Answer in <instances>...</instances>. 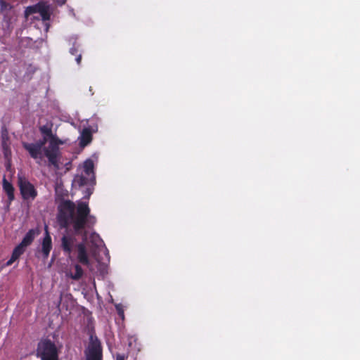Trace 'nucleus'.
I'll return each instance as SVG.
<instances>
[{
	"label": "nucleus",
	"instance_id": "obj_1",
	"mask_svg": "<svg viewBox=\"0 0 360 360\" xmlns=\"http://www.w3.org/2000/svg\"><path fill=\"white\" fill-rule=\"evenodd\" d=\"M57 219L62 228L72 230L75 233H66L61 238V247L65 253L70 256L75 250L79 263L91 269L89 254H94V247L102 244L100 236L96 233H89L86 228L96 224V218L90 214V208L86 202L78 200L62 201L58 207Z\"/></svg>",
	"mask_w": 360,
	"mask_h": 360
},
{
	"label": "nucleus",
	"instance_id": "obj_2",
	"mask_svg": "<svg viewBox=\"0 0 360 360\" xmlns=\"http://www.w3.org/2000/svg\"><path fill=\"white\" fill-rule=\"evenodd\" d=\"M40 131L44 135L43 139L32 143H23V147L37 162L46 157L49 165L53 166L56 170L64 169L65 172L70 170L71 162L70 161L63 162L58 147L59 145L64 144L65 141L53 135L51 128L48 125L41 127Z\"/></svg>",
	"mask_w": 360,
	"mask_h": 360
},
{
	"label": "nucleus",
	"instance_id": "obj_3",
	"mask_svg": "<svg viewBox=\"0 0 360 360\" xmlns=\"http://www.w3.org/2000/svg\"><path fill=\"white\" fill-rule=\"evenodd\" d=\"M52 13L53 8L51 6L44 1H41L35 5L28 6L25 11V15L27 18L32 16V18H30V20H41L44 23V30L46 32L49 30L50 25L47 21L49 20Z\"/></svg>",
	"mask_w": 360,
	"mask_h": 360
},
{
	"label": "nucleus",
	"instance_id": "obj_4",
	"mask_svg": "<svg viewBox=\"0 0 360 360\" xmlns=\"http://www.w3.org/2000/svg\"><path fill=\"white\" fill-rule=\"evenodd\" d=\"M37 356L41 360H59L58 349L53 342L44 339L38 344Z\"/></svg>",
	"mask_w": 360,
	"mask_h": 360
},
{
	"label": "nucleus",
	"instance_id": "obj_5",
	"mask_svg": "<svg viewBox=\"0 0 360 360\" xmlns=\"http://www.w3.org/2000/svg\"><path fill=\"white\" fill-rule=\"evenodd\" d=\"M86 360H102V349L97 337L91 335L85 351Z\"/></svg>",
	"mask_w": 360,
	"mask_h": 360
},
{
	"label": "nucleus",
	"instance_id": "obj_6",
	"mask_svg": "<svg viewBox=\"0 0 360 360\" xmlns=\"http://www.w3.org/2000/svg\"><path fill=\"white\" fill-rule=\"evenodd\" d=\"M18 184L21 194L25 199H34L37 195V192L34 186L25 179L19 178Z\"/></svg>",
	"mask_w": 360,
	"mask_h": 360
},
{
	"label": "nucleus",
	"instance_id": "obj_7",
	"mask_svg": "<svg viewBox=\"0 0 360 360\" xmlns=\"http://www.w3.org/2000/svg\"><path fill=\"white\" fill-rule=\"evenodd\" d=\"M52 249L51 238L48 231V226H45V236L41 243V252L44 257L46 259L49 257L50 251Z\"/></svg>",
	"mask_w": 360,
	"mask_h": 360
},
{
	"label": "nucleus",
	"instance_id": "obj_8",
	"mask_svg": "<svg viewBox=\"0 0 360 360\" xmlns=\"http://www.w3.org/2000/svg\"><path fill=\"white\" fill-rule=\"evenodd\" d=\"M39 230L38 229H30L23 238L22 242L18 245L21 248L25 250V248L30 245L34 238L39 234Z\"/></svg>",
	"mask_w": 360,
	"mask_h": 360
},
{
	"label": "nucleus",
	"instance_id": "obj_9",
	"mask_svg": "<svg viewBox=\"0 0 360 360\" xmlns=\"http://www.w3.org/2000/svg\"><path fill=\"white\" fill-rule=\"evenodd\" d=\"M79 139H80V145L83 147L86 146L88 143H89L91 142V133L89 129L85 128L82 131L80 136H79Z\"/></svg>",
	"mask_w": 360,
	"mask_h": 360
},
{
	"label": "nucleus",
	"instance_id": "obj_10",
	"mask_svg": "<svg viewBox=\"0 0 360 360\" xmlns=\"http://www.w3.org/2000/svg\"><path fill=\"white\" fill-rule=\"evenodd\" d=\"M25 252V250L21 248V246H16L13 251L11 257L9 260L6 263L5 266L11 265L15 260H17L19 257Z\"/></svg>",
	"mask_w": 360,
	"mask_h": 360
},
{
	"label": "nucleus",
	"instance_id": "obj_11",
	"mask_svg": "<svg viewBox=\"0 0 360 360\" xmlns=\"http://www.w3.org/2000/svg\"><path fill=\"white\" fill-rule=\"evenodd\" d=\"M3 188L7 193L9 201H12L14 198L13 187L5 178L3 180Z\"/></svg>",
	"mask_w": 360,
	"mask_h": 360
},
{
	"label": "nucleus",
	"instance_id": "obj_12",
	"mask_svg": "<svg viewBox=\"0 0 360 360\" xmlns=\"http://www.w3.org/2000/svg\"><path fill=\"white\" fill-rule=\"evenodd\" d=\"M75 273L70 274V276L74 280L79 279L83 275V269L79 264L74 266Z\"/></svg>",
	"mask_w": 360,
	"mask_h": 360
},
{
	"label": "nucleus",
	"instance_id": "obj_13",
	"mask_svg": "<svg viewBox=\"0 0 360 360\" xmlns=\"http://www.w3.org/2000/svg\"><path fill=\"white\" fill-rule=\"evenodd\" d=\"M94 169V162L91 160H87L84 163V170L85 173L89 175Z\"/></svg>",
	"mask_w": 360,
	"mask_h": 360
},
{
	"label": "nucleus",
	"instance_id": "obj_14",
	"mask_svg": "<svg viewBox=\"0 0 360 360\" xmlns=\"http://www.w3.org/2000/svg\"><path fill=\"white\" fill-rule=\"evenodd\" d=\"M116 309L118 312L120 316L123 319L124 318V311L122 309V307L120 304L116 305Z\"/></svg>",
	"mask_w": 360,
	"mask_h": 360
},
{
	"label": "nucleus",
	"instance_id": "obj_15",
	"mask_svg": "<svg viewBox=\"0 0 360 360\" xmlns=\"http://www.w3.org/2000/svg\"><path fill=\"white\" fill-rule=\"evenodd\" d=\"M124 356L122 354H117L116 356V360H124Z\"/></svg>",
	"mask_w": 360,
	"mask_h": 360
},
{
	"label": "nucleus",
	"instance_id": "obj_16",
	"mask_svg": "<svg viewBox=\"0 0 360 360\" xmlns=\"http://www.w3.org/2000/svg\"><path fill=\"white\" fill-rule=\"evenodd\" d=\"M56 3L58 4V5H63L65 2H66V0H56Z\"/></svg>",
	"mask_w": 360,
	"mask_h": 360
},
{
	"label": "nucleus",
	"instance_id": "obj_17",
	"mask_svg": "<svg viewBox=\"0 0 360 360\" xmlns=\"http://www.w3.org/2000/svg\"><path fill=\"white\" fill-rule=\"evenodd\" d=\"M81 60H82V56L81 55H79L77 58H76V61H77V64H80L81 63Z\"/></svg>",
	"mask_w": 360,
	"mask_h": 360
},
{
	"label": "nucleus",
	"instance_id": "obj_18",
	"mask_svg": "<svg viewBox=\"0 0 360 360\" xmlns=\"http://www.w3.org/2000/svg\"><path fill=\"white\" fill-rule=\"evenodd\" d=\"M75 49H71V51H70V52H71V53H72V54H75Z\"/></svg>",
	"mask_w": 360,
	"mask_h": 360
}]
</instances>
